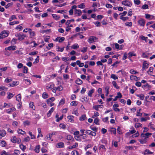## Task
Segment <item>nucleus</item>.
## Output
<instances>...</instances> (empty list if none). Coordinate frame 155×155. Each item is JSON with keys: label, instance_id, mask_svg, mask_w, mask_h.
Returning a JSON list of instances; mask_svg holds the SVG:
<instances>
[{"label": "nucleus", "instance_id": "nucleus-64", "mask_svg": "<svg viewBox=\"0 0 155 155\" xmlns=\"http://www.w3.org/2000/svg\"><path fill=\"white\" fill-rule=\"evenodd\" d=\"M20 147L23 151H24L26 148L25 146L22 144L20 145Z\"/></svg>", "mask_w": 155, "mask_h": 155}, {"label": "nucleus", "instance_id": "nucleus-19", "mask_svg": "<svg viewBox=\"0 0 155 155\" xmlns=\"http://www.w3.org/2000/svg\"><path fill=\"white\" fill-rule=\"evenodd\" d=\"M128 56L129 59L132 56H135L137 55L133 51L129 52L128 54Z\"/></svg>", "mask_w": 155, "mask_h": 155}, {"label": "nucleus", "instance_id": "nucleus-49", "mask_svg": "<svg viewBox=\"0 0 155 155\" xmlns=\"http://www.w3.org/2000/svg\"><path fill=\"white\" fill-rule=\"evenodd\" d=\"M99 115V113L97 111L94 112V115L92 116V117L93 118H95L96 117L98 116Z\"/></svg>", "mask_w": 155, "mask_h": 155}, {"label": "nucleus", "instance_id": "nucleus-14", "mask_svg": "<svg viewBox=\"0 0 155 155\" xmlns=\"http://www.w3.org/2000/svg\"><path fill=\"white\" fill-rule=\"evenodd\" d=\"M16 36L18 37V39L20 41L23 40L25 36L24 35H21L20 34H17V35H16Z\"/></svg>", "mask_w": 155, "mask_h": 155}, {"label": "nucleus", "instance_id": "nucleus-28", "mask_svg": "<svg viewBox=\"0 0 155 155\" xmlns=\"http://www.w3.org/2000/svg\"><path fill=\"white\" fill-rule=\"evenodd\" d=\"M144 153L145 154H153V152L150 151V150L148 149L145 150H144Z\"/></svg>", "mask_w": 155, "mask_h": 155}, {"label": "nucleus", "instance_id": "nucleus-4", "mask_svg": "<svg viewBox=\"0 0 155 155\" xmlns=\"http://www.w3.org/2000/svg\"><path fill=\"white\" fill-rule=\"evenodd\" d=\"M54 86L55 85L54 83L50 82L47 84L46 88L49 91H51L54 88Z\"/></svg>", "mask_w": 155, "mask_h": 155}, {"label": "nucleus", "instance_id": "nucleus-59", "mask_svg": "<svg viewBox=\"0 0 155 155\" xmlns=\"http://www.w3.org/2000/svg\"><path fill=\"white\" fill-rule=\"evenodd\" d=\"M110 78L114 80H116L118 79V77L116 76L115 74H112L111 75Z\"/></svg>", "mask_w": 155, "mask_h": 155}, {"label": "nucleus", "instance_id": "nucleus-10", "mask_svg": "<svg viewBox=\"0 0 155 155\" xmlns=\"http://www.w3.org/2000/svg\"><path fill=\"white\" fill-rule=\"evenodd\" d=\"M16 110V109L14 107H12L8 109H7L6 110V113L8 114H12L13 111H15Z\"/></svg>", "mask_w": 155, "mask_h": 155}, {"label": "nucleus", "instance_id": "nucleus-46", "mask_svg": "<svg viewBox=\"0 0 155 155\" xmlns=\"http://www.w3.org/2000/svg\"><path fill=\"white\" fill-rule=\"evenodd\" d=\"M78 143H75L74 145H73L72 146L69 147L68 148L69 149H71L75 148L76 147H77L78 146Z\"/></svg>", "mask_w": 155, "mask_h": 155}, {"label": "nucleus", "instance_id": "nucleus-23", "mask_svg": "<svg viewBox=\"0 0 155 155\" xmlns=\"http://www.w3.org/2000/svg\"><path fill=\"white\" fill-rule=\"evenodd\" d=\"M76 64L78 65L80 67H81L84 66V64L83 63H81L79 60H77L76 62Z\"/></svg>", "mask_w": 155, "mask_h": 155}, {"label": "nucleus", "instance_id": "nucleus-34", "mask_svg": "<svg viewBox=\"0 0 155 155\" xmlns=\"http://www.w3.org/2000/svg\"><path fill=\"white\" fill-rule=\"evenodd\" d=\"M29 106L30 108L33 110H35V106L34 105V103L33 102H30L29 103Z\"/></svg>", "mask_w": 155, "mask_h": 155}, {"label": "nucleus", "instance_id": "nucleus-52", "mask_svg": "<svg viewBox=\"0 0 155 155\" xmlns=\"http://www.w3.org/2000/svg\"><path fill=\"white\" fill-rule=\"evenodd\" d=\"M12 81V79L10 78H6L5 80V82L6 83H8Z\"/></svg>", "mask_w": 155, "mask_h": 155}, {"label": "nucleus", "instance_id": "nucleus-20", "mask_svg": "<svg viewBox=\"0 0 155 155\" xmlns=\"http://www.w3.org/2000/svg\"><path fill=\"white\" fill-rule=\"evenodd\" d=\"M54 110V107H52L51 108L47 114V116L48 117H49L50 116L51 113L53 112Z\"/></svg>", "mask_w": 155, "mask_h": 155}, {"label": "nucleus", "instance_id": "nucleus-51", "mask_svg": "<svg viewBox=\"0 0 155 155\" xmlns=\"http://www.w3.org/2000/svg\"><path fill=\"white\" fill-rule=\"evenodd\" d=\"M74 138L76 140L79 141H81L82 138L80 137V136L78 135L74 137Z\"/></svg>", "mask_w": 155, "mask_h": 155}, {"label": "nucleus", "instance_id": "nucleus-15", "mask_svg": "<svg viewBox=\"0 0 155 155\" xmlns=\"http://www.w3.org/2000/svg\"><path fill=\"white\" fill-rule=\"evenodd\" d=\"M130 79L131 81L134 80L137 81L139 80V78L137 77L136 76L134 75H131L130 77Z\"/></svg>", "mask_w": 155, "mask_h": 155}, {"label": "nucleus", "instance_id": "nucleus-11", "mask_svg": "<svg viewBox=\"0 0 155 155\" xmlns=\"http://www.w3.org/2000/svg\"><path fill=\"white\" fill-rule=\"evenodd\" d=\"M16 49V47L15 46H11L5 48V50H12L14 51Z\"/></svg>", "mask_w": 155, "mask_h": 155}, {"label": "nucleus", "instance_id": "nucleus-25", "mask_svg": "<svg viewBox=\"0 0 155 155\" xmlns=\"http://www.w3.org/2000/svg\"><path fill=\"white\" fill-rule=\"evenodd\" d=\"M112 83L114 87L118 89L119 88V86H118L117 85L116 81H113L112 82Z\"/></svg>", "mask_w": 155, "mask_h": 155}, {"label": "nucleus", "instance_id": "nucleus-13", "mask_svg": "<svg viewBox=\"0 0 155 155\" xmlns=\"http://www.w3.org/2000/svg\"><path fill=\"white\" fill-rule=\"evenodd\" d=\"M56 146L59 148H63L64 147V144L62 142H59L57 144Z\"/></svg>", "mask_w": 155, "mask_h": 155}, {"label": "nucleus", "instance_id": "nucleus-60", "mask_svg": "<svg viewBox=\"0 0 155 155\" xmlns=\"http://www.w3.org/2000/svg\"><path fill=\"white\" fill-rule=\"evenodd\" d=\"M116 98L117 99L120 98L122 97V95L120 92H118L117 93V95L116 97Z\"/></svg>", "mask_w": 155, "mask_h": 155}, {"label": "nucleus", "instance_id": "nucleus-56", "mask_svg": "<svg viewBox=\"0 0 155 155\" xmlns=\"http://www.w3.org/2000/svg\"><path fill=\"white\" fill-rule=\"evenodd\" d=\"M53 17L56 20H58L59 19L60 17L59 16L55 14H52V15Z\"/></svg>", "mask_w": 155, "mask_h": 155}, {"label": "nucleus", "instance_id": "nucleus-55", "mask_svg": "<svg viewBox=\"0 0 155 155\" xmlns=\"http://www.w3.org/2000/svg\"><path fill=\"white\" fill-rule=\"evenodd\" d=\"M15 29L16 30H19V31H21L23 29V27L21 25H20L17 26L16 27Z\"/></svg>", "mask_w": 155, "mask_h": 155}, {"label": "nucleus", "instance_id": "nucleus-43", "mask_svg": "<svg viewBox=\"0 0 155 155\" xmlns=\"http://www.w3.org/2000/svg\"><path fill=\"white\" fill-rule=\"evenodd\" d=\"M59 126L60 128H62L64 129H65L66 128V125L63 123L60 124H59Z\"/></svg>", "mask_w": 155, "mask_h": 155}, {"label": "nucleus", "instance_id": "nucleus-3", "mask_svg": "<svg viewBox=\"0 0 155 155\" xmlns=\"http://www.w3.org/2000/svg\"><path fill=\"white\" fill-rule=\"evenodd\" d=\"M122 4L124 5L127 7H131L132 5L131 1L128 0H124L122 1Z\"/></svg>", "mask_w": 155, "mask_h": 155}, {"label": "nucleus", "instance_id": "nucleus-26", "mask_svg": "<svg viewBox=\"0 0 155 155\" xmlns=\"http://www.w3.org/2000/svg\"><path fill=\"white\" fill-rule=\"evenodd\" d=\"M16 100L18 101V102H19L21 101V94H18L16 96Z\"/></svg>", "mask_w": 155, "mask_h": 155}, {"label": "nucleus", "instance_id": "nucleus-33", "mask_svg": "<svg viewBox=\"0 0 155 155\" xmlns=\"http://www.w3.org/2000/svg\"><path fill=\"white\" fill-rule=\"evenodd\" d=\"M110 131L114 134H116V129L113 127L111 128L110 130Z\"/></svg>", "mask_w": 155, "mask_h": 155}, {"label": "nucleus", "instance_id": "nucleus-57", "mask_svg": "<svg viewBox=\"0 0 155 155\" xmlns=\"http://www.w3.org/2000/svg\"><path fill=\"white\" fill-rule=\"evenodd\" d=\"M29 134L31 137V139H34L35 138V135L32 134L31 132L29 131L28 132Z\"/></svg>", "mask_w": 155, "mask_h": 155}, {"label": "nucleus", "instance_id": "nucleus-47", "mask_svg": "<svg viewBox=\"0 0 155 155\" xmlns=\"http://www.w3.org/2000/svg\"><path fill=\"white\" fill-rule=\"evenodd\" d=\"M78 7L81 9H83L85 7V5L83 3H81L80 5H78Z\"/></svg>", "mask_w": 155, "mask_h": 155}, {"label": "nucleus", "instance_id": "nucleus-38", "mask_svg": "<svg viewBox=\"0 0 155 155\" xmlns=\"http://www.w3.org/2000/svg\"><path fill=\"white\" fill-rule=\"evenodd\" d=\"M42 97L44 99H46L48 97V94L46 92H44L42 95Z\"/></svg>", "mask_w": 155, "mask_h": 155}, {"label": "nucleus", "instance_id": "nucleus-45", "mask_svg": "<svg viewBox=\"0 0 155 155\" xmlns=\"http://www.w3.org/2000/svg\"><path fill=\"white\" fill-rule=\"evenodd\" d=\"M125 25L126 26L130 27L132 25V23L131 22H126L125 23Z\"/></svg>", "mask_w": 155, "mask_h": 155}, {"label": "nucleus", "instance_id": "nucleus-41", "mask_svg": "<svg viewBox=\"0 0 155 155\" xmlns=\"http://www.w3.org/2000/svg\"><path fill=\"white\" fill-rule=\"evenodd\" d=\"M141 110V109L140 108L138 110H137V114H136V115L137 116L141 117L142 116V113H140V110Z\"/></svg>", "mask_w": 155, "mask_h": 155}, {"label": "nucleus", "instance_id": "nucleus-24", "mask_svg": "<svg viewBox=\"0 0 155 155\" xmlns=\"http://www.w3.org/2000/svg\"><path fill=\"white\" fill-rule=\"evenodd\" d=\"M19 84V82L18 81H13L12 82V83H11L10 84V85L11 87H14L15 86Z\"/></svg>", "mask_w": 155, "mask_h": 155}, {"label": "nucleus", "instance_id": "nucleus-44", "mask_svg": "<svg viewBox=\"0 0 155 155\" xmlns=\"http://www.w3.org/2000/svg\"><path fill=\"white\" fill-rule=\"evenodd\" d=\"M23 81L24 82H25V84L28 85H29L31 84V81L29 79H24Z\"/></svg>", "mask_w": 155, "mask_h": 155}, {"label": "nucleus", "instance_id": "nucleus-61", "mask_svg": "<svg viewBox=\"0 0 155 155\" xmlns=\"http://www.w3.org/2000/svg\"><path fill=\"white\" fill-rule=\"evenodd\" d=\"M16 19V16L15 15H12L11 17H10L9 19V21H11L12 20Z\"/></svg>", "mask_w": 155, "mask_h": 155}, {"label": "nucleus", "instance_id": "nucleus-58", "mask_svg": "<svg viewBox=\"0 0 155 155\" xmlns=\"http://www.w3.org/2000/svg\"><path fill=\"white\" fill-rule=\"evenodd\" d=\"M28 69L27 67L26 66L23 67V72L24 73H28Z\"/></svg>", "mask_w": 155, "mask_h": 155}, {"label": "nucleus", "instance_id": "nucleus-63", "mask_svg": "<svg viewBox=\"0 0 155 155\" xmlns=\"http://www.w3.org/2000/svg\"><path fill=\"white\" fill-rule=\"evenodd\" d=\"M71 154L72 155H79V153L76 150H74L72 152Z\"/></svg>", "mask_w": 155, "mask_h": 155}, {"label": "nucleus", "instance_id": "nucleus-54", "mask_svg": "<svg viewBox=\"0 0 155 155\" xmlns=\"http://www.w3.org/2000/svg\"><path fill=\"white\" fill-rule=\"evenodd\" d=\"M99 119L97 117L94 120V123L96 124L99 125Z\"/></svg>", "mask_w": 155, "mask_h": 155}, {"label": "nucleus", "instance_id": "nucleus-30", "mask_svg": "<svg viewBox=\"0 0 155 155\" xmlns=\"http://www.w3.org/2000/svg\"><path fill=\"white\" fill-rule=\"evenodd\" d=\"M55 100V98L54 97H51L50 98H49L47 100V103L49 104L51 102L54 101Z\"/></svg>", "mask_w": 155, "mask_h": 155}, {"label": "nucleus", "instance_id": "nucleus-50", "mask_svg": "<svg viewBox=\"0 0 155 155\" xmlns=\"http://www.w3.org/2000/svg\"><path fill=\"white\" fill-rule=\"evenodd\" d=\"M86 118V116L85 114L82 115L79 119L80 120L83 121L85 120Z\"/></svg>", "mask_w": 155, "mask_h": 155}, {"label": "nucleus", "instance_id": "nucleus-5", "mask_svg": "<svg viewBox=\"0 0 155 155\" xmlns=\"http://www.w3.org/2000/svg\"><path fill=\"white\" fill-rule=\"evenodd\" d=\"M137 23L139 25L142 27H143L145 24V21L144 19L140 18L138 20Z\"/></svg>", "mask_w": 155, "mask_h": 155}, {"label": "nucleus", "instance_id": "nucleus-40", "mask_svg": "<svg viewBox=\"0 0 155 155\" xmlns=\"http://www.w3.org/2000/svg\"><path fill=\"white\" fill-rule=\"evenodd\" d=\"M14 95V94H13L12 93H9L8 94L7 98L8 99H10L12 97H13Z\"/></svg>", "mask_w": 155, "mask_h": 155}, {"label": "nucleus", "instance_id": "nucleus-1", "mask_svg": "<svg viewBox=\"0 0 155 155\" xmlns=\"http://www.w3.org/2000/svg\"><path fill=\"white\" fill-rule=\"evenodd\" d=\"M9 32L8 31L4 30L0 34V39H2L8 36Z\"/></svg>", "mask_w": 155, "mask_h": 155}, {"label": "nucleus", "instance_id": "nucleus-42", "mask_svg": "<svg viewBox=\"0 0 155 155\" xmlns=\"http://www.w3.org/2000/svg\"><path fill=\"white\" fill-rule=\"evenodd\" d=\"M78 104V102L76 101H72L71 103V105L74 107L76 106Z\"/></svg>", "mask_w": 155, "mask_h": 155}, {"label": "nucleus", "instance_id": "nucleus-62", "mask_svg": "<svg viewBox=\"0 0 155 155\" xmlns=\"http://www.w3.org/2000/svg\"><path fill=\"white\" fill-rule=\"evenodd\" d=\"M130 72L132 74H136L138 73V72H137L135 71H134L133 69H131L130 70Z\"/></svg>", "mask_w": 155, "mask_h": 155}, {"label": "nucleus", "instance_id": "nucleus-53", "mask_svg": "<svg viewBox=\"0 0 155 155\" xmlns=\"http://www.w3.org/2000/svg\"><path fill=\"white\" fill-rule=\"evenodd\" d=\"M20 152L19 150H16L14 151V152L13 153V155H18L20 154Z\"/></svg>", "mask_w": 155, "mask_h": 155}, {"label": "nucleus", "instance_id": "nucleus-32", "mask_svg": "<svg viewBox=\"0 0 155 155\" xmlns=\"http://www.w3.org/2000/svg\"><path fill=\"white\" fill-rule=\"evenodd\" d=\"M137 96L139 97L140 99L141 100H143L145 97L144 95L142 94H137Z\"/></svg>", "mask_w": 155, "mask_h": 155}, {"label": "nucleus", "instance_id": "nucleus-18", "mask_svg": "<svg viewBox=\"0 0 155 155\" xmlns=\"http://www.w3.org/2000/svg\"><path fill=\"white\" fill-rule=\"evenodd\" d=\"M66 139L68 140H70L71 141L73 142L74 141V139L73 137L71 135H68L66 137Z\"/></svg>", "mask_w": 155, "mask_h": 155}, {"label": "nucleus", "instance_id": "nucleus-29", "mask_svg": "<svg viewBox=\"0 0 155 155\" xmlns=\"http://www.w3.org/2000/svg\"><path fill=\"white\" fill-rule=\"evenodd\" d=\"M18 133L19 134L24 135L25 134V132L23 131L22 129H18Z\"/></svg>", "mask_w": 155, "mask_h": 155}, {"label": "nucleus", "instance_id": "nucleus-16", "mask_svg": "<svg viewBox=\"0 0 155 155\" xmlns=\"http://www.w3.org/2000/svg\"><path fill=\"white\" fill-rule=\"evenodd\" d=\"M28 33L30 35V37L31 38H32L33 37L35 36V33L34 31H32L31 29V30L30 31L28 32Z\"/></svg>", "mask_w": 155, "mask_h": 155}, {"label": "nucleus", "instance_id": "nucleus-36", "mask_svg": "<svg viewBox=\"0 0 155 155\" xmlns=\"http://www.w3.org/2000/svg\"><path fill=\"white\" fill-rule=\"evenodd\" d=\"M6 143V142L5 140H2L0 142V146L2 147H5Z\"/></svg>", "mask_w": 155, "mask_h": 155}, {"label": "nucleus", "instance_id": "nucleus-7", "mask_svg": "<svg viewBox=\"0 0 155 155\" xmlns=\"http://www.w3.org/2000/svg\"><path fill=\"white\" fill-rule=\"evenodd\" d=\"M6 134V133L5 130L0 129V139L5 137Z\"/></svg>", "mask_w": 155, "mask_h": 155}, {"label": "nucleus", "instance_id": "nucleus-31", "mask_svg": "<svg viewBox=\"0 0 155 155\" xmlns=\"http://www.w3.org/2000/svg\"><path fill=\"white\" fill-rule=\"evenodd\" d=\"M51 137H52L51 136V135L48 134L45 137V140L47 141L50 140L51 139Z\"/></svg>", "mask_w": 155, "mask_h": 155}, {"label": "nucleus", "instance_id": "nucleus-12", "mask_svg": "<svg viewBox=\"0 0 155 155\" xmlns=\"http://www.w3.org/2000/svg\"><path fill=\"white\" fill-rule=\"evenodd\" d=\"M74 14L77 16H79L82 14V12L80 9H75L74 10Z\"/></svg>", "mask_w": 155, "mask_h": 155}, {"label": "nucleus", "instance_id": "nucleus-9", "mask_svg": "<svg viewBox=\"0 0 155 155\" xmlns=\"http://www.w3.org/2000/svg\"><path fill=\"white\" fill-rule=\"evenodd\" d=\"M148 66L149 64L147 62V61H144L143 63L142 70V71H143L144 70L146 69L148 67Z\"/></svg>", "mask_w": 155, "mask_h": 155}, {"label": "nucleus", "instance_id": "nucleus-8", "mask_svg": "<svg viewBox=\"0 0 155 155\" xmlns=\"http://www.w3.org/2000/svg\"><path fill=\"white\" fill-rule=\"evenodd\" d=\"M85 133L89 135H91L93 136H95L96 134V132H92V131L90 130H87L86 131Z\"/></svg>", "mask_w": 155, "mask_h": 155}, {"label": "nucleus", "instance_id": "nucleus-22", "mask_svg": "<svg viewBox=\"0 0 155 155\" xmlns=\"http://www.w3.org/2000/svg\"><path fill=\"white\" fill-rule=\"evenodd\" d=\"M79 47V45L77 43L74 44L71 46V48L73 49H76Z\"/></svg>", "mask_w": 155, "mask_h": 155}, {"label": "nucleus", "instance_id": "nucleus-6", "mask_svg": "<svg viewBox=\"0 0 155 155\" xmlns=\"http://www.w3.org/2000/svg\"><path fill=\"white\" fill-rule=\"evenodd\" d=\"M97 40V38L94 36H91L87 40L88 42L91 43L96 41Z\"/></svg>", "mask_w": 155, "mask_h": 155}, {"label": "nucleus", "instance_id": "nucleus-27", "mask_svg": "<svg viewBox=\"0 0 155 155\" xmlns=\"http://www.w3.org/2000/svg\"><path fill=\"white\" fill-rule=\"evenodd\" d=\"M94 90L93 89L90 90L88 92V95L90 97H91L92 94L94 92Z\"/></svg>", "mask_w": 155, "mask_h": 155}, {"label": "nucleus", "instance_id": "nucleus-39", "mask_svg": "<svg viewBox=\"0 0 155 155\" xmlns=\"http://www.w3.org/2000/svg\"><path fill=\"white\" fill-rule=\"evenodd\" d=\"M0 155H11V154L9 153L6 152L5 151H2Z\"/></svg>", "mask_w": 155, "mask_h": 155}, {"label": "nucleus", "instance_id": "nucleus-2", "mask_svg": "<svg viewBox=\"0 0 155 155\" xmlns=\"http://www.w3.org/2000/svg\"><path fill=\"white\" fill-rule=\"evenodd\" d=\"M141 137H144V139H142L139 140V141L140 143L142 144H143L147 142V139L148 138V137H146L144 136V135L143 134H142L141 135Z\"/></svg>", "mask_w": 155, "mask_h": 155}, {"label": "nucleus", "instance_id": "nucleus-17", "mask_svg": "<svg viewBox=\"0 0 155 155\" xmlns=\"http://www.w3.org/2000/svg\"><path fill=\"white\" fill-rule=\"evenodd\" d=\"M67 118L68 120V121L70 122L73 123L74 121V117L73 116L70 115L67 117Z\"/></svg>", "mask_w": 155, "mask_h": 155}, {"label": "nucleus", "instance_id": "nucleus-35", "mask_svg": "<svg viewBox=\"0 0 155 155\" xmlns=\"http://www.w3.org/2000/svg\"><path fill=\"white\" fill-rule=\"evenodd\" d=\"M75 83L78 84H81L82 81L80 79L78 78L75 81Z\"/></svg>", "mask_w": 155, "mask_h": 155}, {"label": "nucleus", "instance_id": "nucleus-48", "mask_svg": "<svg viewBox=\"0 0 155 155\" xmlns=\"http://www.w3.org/2000/svg\"><path fill=\"white\" fill-rule=\"evenodd\" d=\"M12 106H13L12 104H7V103H4L3 107L5 108L7 107H12Z\"/></svg>", "mask_w": 155, "mask_h": 155}, {"label": "nucleus", "instance_id": "nucleus-37", "mask_svg": "<svg viewBox=\"0 0 155 155\" xmlns=\"http://www.w3.org/2000/svg\"><path fill=\"white\" fill-rule=\"evenodd\" d=\"M11 141L13 143H16V140L17 138L15 136H13L12 137V138L11 139Z\"/></svg>", "mask_w": 155, "mask_h": 155}, {"label": "nucleus", "instance_id": "nucleus-21", "mask_svg": "<svg viewBox=\"0 0 155 155\" xmlns=\"http://www.w3.org/2000/svg\"><path fill=\"white\" fill-rule=\"evenodd\" d=\"M40 145H38L35 147V149H34V151L37 153H38L40 152Z\"/></svg>", "mask_w": 155, "mask_h": 155}]
</instances>
